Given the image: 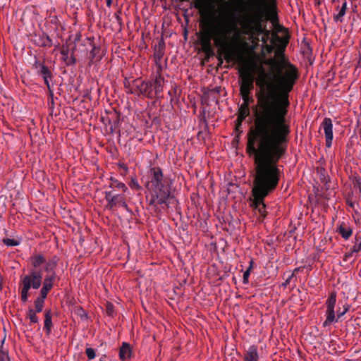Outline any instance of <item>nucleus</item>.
Segmentation results:
<instances>
[{
	"mask_svg": "<svg viewBox=\"0 0 361 361\" xmlns=\"http://www.w3.org/2000/svg\"><path fill=\"white\" fill-rule=\"evenodd\" d=\"M257 84L269 92L258 97L253 129L289 134L286 116L290 105L289 93L299 78L298 68L285 56L284 47H278L274 56L264 59L257 68Z\"/></svg>",
	"mask_w": 361,
	"mask_h": 361,
	"instance_id": "1",
	"label": "nucleus"
},
{
	"mask_svg": "<svg viewBox=\"0 0 361 361\" xmlns=\"http://www.w3.org/2000/svg\"><path fill=\"white\" fill-rule=\"evenodd\" d=\"M288 135L255 129L248 134L247 151L254 155L251 206L263 217L266 216L264 200L276 188L281 176L277 162L286 152L282 144L286 142Z\"/></svg>",
	"mask_w": 361,
	"mask_h": 361,
	"instance_id": "2",
	"label": "nucleus"
},
{
	"mask_svg": "<svg viewBox=\"0 0 361 361\" xmlns=\"http://www.w3.org/2000/svg\"><path fill=\"white\" fill-rule=\"evenodd\" d=\"M206 25L202 34L201 41L205 49L211 48V40H214L215 46L225 52V59L229 62L235 61L240 65L239 72L242 81L240 91H251L253 89L254 77L252 71L241 53H236L229 49L230 42H239L240 33L236 22L218 21L212 23L206 19Z\"/></svg>",
	"mask_w": 361,
	"mask_h": 361,
	"instance_id": "3",
	"label": "nucleus"
},
{
	"mask_svg": "<svg viewBox=\"0 0 361 361\" xmlns=\"http://www.w3.org/2000/svg\"><path fill=\"white\" fill-rule=\"evenodd\" d=\"M268 20L274 25L278 22L276 11H272L264 0L250 1L244 9L240 23L243 33L252 38L262 35V44H267L271 33L262 24Z\"/></svg>",
	"mask_w": 361,
	"mask_h": 361,
	"instance_id": "4",
	"label": "nucleus"
},
{
	"mask_svg": "<svg viewBox=\"0 0 361 361\" xmlns=\"http://www.w3.org/2000/svg\"><path fill=\"white\" fill-rule=\"evenodd\" d=\"M149 178L150 180L147 184V187L150 191L149 204L154 207L155 211H157L158 205L168 204L171 188L170 186L165 184L164 174L159 167L150 169Z\"/></svg>",
	"mask_w": 361,
	"mask_h": 361,
	"instance_id": "5",
	"label": "nucleus"
},
{
	"mask_svg": "<svg viewBox=\"0 0 361 361\" xmlns=\"http://www.w3.org/2000/svg\"><path fill=\"white\" fill-rule=\"evenodd\" d=\"M42 283V273L38 270H30V273L21 278L20 298L23 302H26L31 288L38 289Z\"/></svg>",
	"mask_w": 361,
	"mask_h": 361,
	"instance_id": "6",
	"label": "nucleus"
},
{
	"mask_svg": "<svg viewBox=\"0 0 361 361\" xmlns=\"http://www.w3.org/2000/svg\"><path fill=\"white\" fill-rule=\"evenodd\" d=\"M56 266L57 259L56 257H53L51 259H49L47 263V266L45 267L46 274L42 283V287L40 290V291L42 292L43 295L45 293L48 294L54 287L55 283L59 280V278L57 276L56 271Z\"/></svg>",
	"mask_w": 361,
	"mask_h": 361,
	"instance_id": "7",
	"label": "nucleus"
},
{
	"mask_svg": "<svg viewBox=\"0 0 361 361\" xmlns=\"http://www.w3.org/2000/svg\"><path fill=\"white\" fill-rule=\"evenodd\" d=\"M336 302V293L335 292H332L329 295L326 301V319L323 322V326L326 327L331 325L334 322H336L337 319H336L335 315V305Z\"/></svg>",
	"mask_w": 361,
	"mask_h": 361,
	"instance_id": "8",
	"label": "nucleus"
},
{
	"mask_svg": "<svg viewBox=\"0 0 361 361\" xmlns=\"http://www.w3.org/2000/svg\"><path fill=\"white\" fill-rule=\"evenodd\" d=\"M321 128L324 130L326 140V146L331 147L333 140V123L330 118H324L321 123Z\"/></svg>",
	"mask_w": 361,
	"mask_h": 361,
	"instance_id": "9",
	"label": "nucleus"
},
{
	"mask_svg": "<svg viewBox=\"0 0 361 361\" xmlns=\"http://www.w3.org/2000/svg\"><path fill=\"white\" fill-rule=\"evenodd\" d=\"M47 261L45 256L41 253H36L32 255L30 258V262L32 267V270H37L40 267L44 265V268L47 266Z\"/></svg>",
	"mask_w": 361,
	"mask_h": 361,
	"instance_id": "10",
	"label": "nucleus"
},
{
	"mask_svg": "<svg viewBox=\"0 0 361 361\" xmlns=\"http://www.w3.org/2000/svg\"><path fill=\"white\" fill-rule=\"evenodd\" d=\"M164 82V78L160 73H157L152 79V82L155 97H159L161 93L163 92Z\"/></svg>",
	"mask_w": 361,
	"mask_h": 361,
	"instance_id": "11",
	"label": "nucleus"
},
{
	"mask_svg": "<svg viewBox=\"0 0 361 361\" xmlns=\"http://www.w3.org/2000/svg\"><path fill=\"white\" fill-rule=\"evenodd\" d=\"M37 68H39V73L40 74V75L43 77L44 83L49 89V80L51 79L52 77V74L50 69L49 68V67H47L42 63H37Z\"/></svg>",
	"mask_w": 361,
	"mask_h": 361,
	"instance_id": "12",
	"label": "nucleus"
},
{
	"mask_svg": "<svg viewBox=\"0 0 361 361\" xmlns=\"http://www.w3.org/2000/svg\"><path fill=\"white\" fill-rule=\"evenodd\" d=\"M259 353L257 347L255 345H250L244 353L243 361H258Z\"/></svg>",
	"mask_w": 361,
	"mask_h": 361,
	"instance_id": "13",
	"label": "nucleus"
},
{
	"mask_svg": "<svg viewBox=\"0 0 361 361\" xmlns=\"http://www.w3.org/2000/svg\"><path fill=\"white\" fill-rule=\"evenodd\" d=\"M131 348L128 343L123 342L119 350V358L125 361L130 357Z\"/></svg>",
	"mask_w": 361,
	"mask_h": 361,
	"instance_id": "14",
	"label": "nucleus"
},
{
	"mask_svg": "<svg viewBox=\"0 0 361 361\" xmlns=\"http://www.w3.org/2000/svg\"><path fill=\"white\" fill-rule=\"evenodd\" d=\"M338 233L343 238L348 240L352 235L353 231L351 228L346 224L342 223L337 228Z\"/></svg>",
	"mask_w": 361,
	"mask_h": 361,
	"instance_id": "15",
	"label": "nucleus"
},
{
	"mask_svg": "<svg viewBox=\"0 0 361 361\" xmlns=\"http://www.w3.org/2000/svg\"><path fill=\"white\" fill-rule=\"evenodd\" d=\"M336 9L338 11V13L334 16V20L336 23H343V16L345 15L347 10V1L345 0L342 4L341 7L340 8L339 6H338Z\"/></svg>",
	"mask_w": 361,
	"mask_h": 361,
	"instance_id": "16",
	"label": "nucleus"
},
{
	"mask_svg": "<svg viewBox=\"0 0 361 361\" xmlns=\"http://www.w3.org/2000/svg\"><path fill=\"white\" fill-rule=\"evenodd\" d=\"M250 115L249 104L242 103L238 110V116L237 121L241 123L245 118Z\"/></svg>",
	"mask_w": 361,
	"mask_h": 361,
	"instance_id": "17",
	"label": "nucleus"
},
{
	"mask_svg": "<svg viewBox=\"0 0 361 361\" xmlns=\"http://www.w3.org/2000/svg\"><path fill=\"white\" fill-rule=\"evenodd\" d=\"M47 293L42 295V292L40 291L39 296L35 300V307L37 312H41L42 311L44 300L47 297Z\"/></svg>",
	"mask_w": 361,
	"mask_h": 361,
	"instance_id": "18",
	"label": "nucleus"
},
{
	"mask_svg": "<svg viewBox=\"0 0 361 361\" xmlns=\"http://www.w3.org/2000/svg\"><path fill=\"white\" fill-rule=\"evenodd\" d=\"M44 317V329L47 334H49L51 331L52 327L51 314L50 310L46 311Z\"/></svg>",
	"mask_w": 361,
	"mask_h": 361,
	"instance_id": "19",
	"label": "nucleus"
},
{
	"mask_svg": "<svg viewBox=\"0 0 361 361\" xmlns=\"http://www.w3.org/2000/svg\"><path fill=\"white\" fill-rule=\"evenodd\" d=\"M147 82L142 81L140 84L136 85V90L135 92L138 94H142L146 96L147 94Z\"/></svg>",
	"mask_w": 361,
	"mask_h": 361,
	"instance_id": "20",
	"label": "nucleus"
},
{
	"mask_svg": "<svg viewBox=\"0 0 361 361\" xmlns=\"http://www.w3.org/2000/svg\"><path fill=\"white\" fill-rule=\"evenodd\" d=\"M194 7L200 10L201 13L207 11V5L204 0H195Z\"/></svg>",
	"mask_w": 361,
	"mask_h": 361,
	"instance_id": "21",
	"label": "nucleus"
},
{
	"mask_svg": "<svg viewBox=\"0 0 361 361\" xmlns=\"http://www.w3.org/2000/svg\"><path fill=\"white\" fill-rule=\"evenodd\" d=\"M105 199L108 202V206L109 208H113L115 207V202H114V197L115 195L113 194L111 191H105Z\"/></svg>",
	"mask_w": 361,
	"mask_h": 361,
	"instance_id": "22",
	"label": "nucleus"
},
{
	"mask_svg": "<svg viewBox=\"0 0 361 361\" xmlns=\"http://www.w3.org/2000/svg\"><path fill=\"white\" fill-rule=\"evenodd\" d=\"M114 199L115 206L120 205L121 207H122L125 209L128 208V204H127L124 197L122 195H115V197Z\"/></svg>",
	"mask_w": 361,
	"mask_h": 361,
	"instance_id": "23",
	"label": "nucleus"
},
{
	"mask_svg": "<svg viewBox=\"0 0 361 361\" xmlns=\"http://www.w3.org/2000/svg\"><path fill=\"white\" fill-rule=\"evenodd\" d=\"M111 183L110 185V188H117L118 189L123 190V191L126 192L128 190V188L123 183L118 181L116 179L111 178Z\"/></svg>",
	"mask_w": 361,
	"mask_h": 361,
	"instance_id": "24",
	"label": "nucleus"
},
{
	"mask_svg": "<svg viewBox=\"0 0 361 361\" xmlns=\"http://www.w3.org/2000/svg\"><path fill=\"white\" fill-rule=\"evenodd\" d=\"M361 250V235L357 234L355 245L353 246L352 252H358Z\"/></svg>",
	"mask_w": 361,
	"mask_h": 361,
	"instance_id": "25",
	"label": "nucleus"
},
{
	"mask_svg": "<svg viewBox=\"0 0 361 361\" xmlns=\"http://www.w3.org/2000/svg\"><path fill=\"white\" fill-rule=\"evenodd\" d=\"M275 38L279 39V37L274 35V37L271 39V44H263V49L266 50L267 54H271L275 47Z\"/></svg>",
	"mask_w": 361,
	"mask_h": 361,
	"instance_id": "26",
	"label": "nucleus"
},
{
	"mask_svg": "<svg viewBox=\"0 0 361 361\" xmlns=\"http://www.w3.org/2000/svg\"><path fill=\"white\" fill-rule=\"evenodd\" d=\"M0 361H10L8 352L4 348V341H2V344L0 347Z\"/></svg>",
	"mask_w": 361,
	"mask_h": 361,
	"instance_id": "27",
	"label": "nucleus"
},
{
	"mask_svg": "<svg viewBox=\"0 0 361 361\" xmlns=\"http://www.w3.org/2000/svg\"><path fill=\"white\" fill-rule=\"evenodd\" d=\"M37 312L32 309L28 310L27 313V318H28L32 323H37L38 322V317L36 314Z\"/></svg>",
	"mask_w": 361,
	"mask_h": 361,
	"instance_id": "28",
	"label": "nucleus"
},
{
	"mask_svg": "<svg viewBox=\"0 0 361 361\" xmlns=\"http://www.w3.org/2000/svg\"><path fill=\"white\" fill-rule=\"evenodd\" d=\"M240 93L243 101V103L250 104V102L252 100L250 96L251 91H240Z\"/></svg>",
	"mask_w": 361,
	"mask_h": 361,
	"instance_id": "29",
	"label": "nucleus"
},
{
	"mask_svg": "<svg viewBox=\"0 0 361 361\" xmlns=\"http://www.w3.org/2000/svg\"><path fill=\"white\" fill-rule=\"evenodd\" d=\"M2 241L8 247L17 246L20 244V241L11 238H4Z\"/></svg>",
	"mask_w": 361,
	"mask_h": 361,
	"instance_id": "30",
	"label": "nucleus"
},
{
	"mask_svg": "<svg viewBox=\"0 0 361 361\" xmlns=\"http://www.w3.org/2000/svg\"><path fill=\"white\" fill-rule=\"evenodd\" d=\"M129 186L133 190H140L141 187L135 178L132 177L129 183Z\"/></svg>",
	"mask_w": 361,
	"mask_h": 361,
	"instance_id": "31",
	"label": "nucleus"
},
{
	"mask_svg": "<svg viewBox=\"0 0 361 361\" xmlns=\"http://www.w3.org/2000/svg\"><path fill=\"white\" fill-rule=\"evenodd\" d=\"M42 40V46L48 47H51L52 40L51 39V38L49 36H47V35L43 36Z\"/></svg>",
	"mask_w": 361,
	"mask_h": 361,
	"instance_id": "32",
	"label": "nucleus"
},
{
	"mask_svg": "<svg viewBox=\"0 0 361 361\" xmlns=\"http://www.w3.org/2000/svg\"><path fill=\"white\" fill-rule=\"evenodd\" d=\"M85 353H86V355L87 356L89 360H92L96 356L95 350H94V349H93L92 348H86Z\"/></svg>",
	"mask_w": 361,
	"mask_h": 361,
	"instance_id": "33",
	"label": "nucleus"
},
{
	"mask_svg": "<svg viewBox=\"0 0 361 361\" xmlns=\"http://www.w3.org/2000/svg\"><path fill=\"white\" fill-rule=\"evenodd\" d=\"M147 94H146V97H147L149 98H152L154 97L153 96L154 90H153V85H152V81L147 82Z\"/></svg>",
	"mask_w": 361,
	"mask_h": 361,
	"instance_id": "34",
	"label": "nucleus"
},
{
	"mask_svg": "<svg viewBox=\"0 0 361 361\" xmlns=\"http://www.w3.org/2000/svg\"><path fill=\"white\" fill-rule=\"evenodd\" d=\"M349 310V305H343V310H342V312L337 311V318H336L337 320L343 317L348 311Z\"/></svg>",
	"mask_w": 361,
	"mask_h": 361,
	"instance_id": "35",
	"label": "nucleus"
},
{
	"mask_svg": "<svg viewBox=\"0 0 361 361\" xmlns=\"http://www.w3.org/2000/svg\"><path fill=\"white\" fill-rule=\"evenodd\" d=\"M252 262H251L250 266L249 267V268L243 274V283H248V277L250 276V269H251V267H252Z\"/></svg>",
	"mask_w": 361,
	"mask_h": 361,
	"instance_id": "36",
	"label": "nucleus"
},
{
	"mask_svg": "<svg viewBox=\"0 0 361 361\" xmlns=\"http://www.w3.org/2000/svg\"><path fill=\"white\" fill-rule=\"evenodd\" d=\"M355 185L359 189L361 192V178H357L355 179Z\"/></svg>",
	"mask_w": 361,
	"mask_h": 361,
	"instance_id": "37",
	"label": "nucleus"
},
{
	"mask_svg": "<svg viewBox=\"0 0 361 361\" xmlns=\"http://www.w3.org/2000/svg\"><path fill=\"white\" fill-rule=\"evenodd\" d=\"M61 54L63 56L64 60H66V58H68V50L63 49L61 51Z\"/></svg>",
	"mask_w": 361,
	"mask_h": 361,
	"instance_id": "38",
	"label": "nucleus"
},
{
	"mask_svg": "<svg viewBox=\"0 0 361 361\" xmlns=\"http://www.w3.org/2000/svg\"><path fill=\"white\" fill-rule=\"evenodd\" d=\"M163 56V52L161 51H157L156 54H155V56L158 59H160Z\"/></svg>",
	"mask_w": 361,
	"mask_h": 361,
	"instance_id": "39",
	"label": "nucleus"
},
{
	"mask_svg": "<svg viewBox=\"0 0 361 361\" xmlns=\"http://www.w3.org/2000/svg\"><path fill=\"white\" fill-rule=\"evenodd\" d=\"M75 63V58L72 56L71 59H70V61L67 62V64H71V63Z\"/></svg>",
	"mask_w": 361,
	"mask_h": 361,
	"instance_id": "40",
	"label": "nucleus"
},
{
	"mask_svg": "<svg viewBox=\"0 0 361 361\" xmlns=\"http://www.w3.org/2000/svg\"><path fill=\"white\" fill-rule=\"evenodd\" d=\"M106 6L108 7H111V4H112V0H106Z\"/></svg>",
	"mask_w": 361,
	"mask_h": 361,
	"instance_id": "41",
	"label": "nucleus"
},
{
	"mask_svg": "<svg viewBox=\"0 0 361 361\" xmlns=\"http://www.w3.org/2000/svg\"><path fill=\"white\" fill-rule=\"evenodd\" d=\"M115 16H116V18L117 19V20L118 22H120L121 20V18H120L119 15L116 13Z\"/></svg>",
	"mask_w": 361,
	"mask_h": 361,
	"instance_id": "42",
	"label": "nucleus"
},
{
	"mask_svg": "<svg viewBox=\"0 0 361 361\" xmlns=\"http://www.w3.org/2000/svg\"><path fill=\"white\" fill-rule=\"evenodd\" d=\"M290 281V279H288L286 281V283H288Z\"/></svg>",
	"mask_w": 361,
	"mask_h": 361,
	"instance_id": "43",
	"label": "nucleus"
},
{
	"mask_svg": "<svg viewBox=\"0 0 361 361\" xmlns=\"http://www.w3.org/2000/svg\"><path fill=\"white\" fill-rule=\"evenodd\" d=\"M290 281V279H288L286 281V283H288Z\"/></svg>",
	"mask_w": 361,
	"mask_h": 361,
	"instance_id": "44",
	"label": "nucleus"
},
{
	"mask_svg": "<svg viewBox=\"0 0 361 361\" xmlns=\"http://www.w3.org/2000/svg\"><path fill=\"white\" fill-rule=\"evenodd\" d=\"M243 45L247 46V42H244Z\"/></svg>",
	"mask_w": 361,
	"mask_h": 361,
	"instance_id": "45",
	"label": "nucleus"
}]
</instances>
